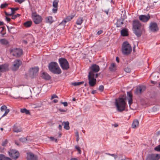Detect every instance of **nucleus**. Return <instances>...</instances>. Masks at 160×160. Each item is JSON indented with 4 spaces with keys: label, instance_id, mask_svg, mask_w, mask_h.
<instances>
[{
    "label": "nucleus",
    "instance_id": "f257e3e1",
    "mask_svg": "<svg viewBox=\"0 0 160 160\" xmlns=\"http://www.w3.org/2000/svg\"><path fill=\"white\" fill-rule=\"evenodd\" d=\"M90 68L91 70L88 75V84L90 87H93L96 84L97 82L96 79L95 78V73L98 72L100 68L98 65L93 64L91 66Z\"/></svg>",
    "mask_w": 160,
    "mask_h": 160
},
{
    "label": "nucleus",
    "instance_id": "f03ea898",
    "mask_svg": "<svg viewBox=\"0 0 160 160\" xmlns=\"http://www.w3.org/2000/svg\"><path fill=\"white\" fill-rule=\"evenodd\" d=\"M132 29L134 33L138 37H140L144 29L141 22L138 20H134L132 22Z\"/></svg>",
    "mask_w": 160,
    "mask_h": 160
},
{
    "label": "nucleus",
    "instance_id": "7ed1b4c3",
    "mask_svg": "<svg viewBox=\"0 0 160 160\" xmlns=\"http://www.w3.org/2000/svg\"><path fill=\"white\" fill-rule=\"evenodd\" d=\"M126 97L124 98L119 97L115 99V104L118 111L121 112L125 110L126 104Z\"/></svg>",
    "mask_w": 160,
    "mask_h": 160
},
{
    "label": "nucleus",
    "instance_id": "20e7f679",
    "mask_svg": "<svg viewBox=\"0 0 160 160\" xmlns=\"http://www.w3.org/2000/svg\"><path fill=\"white\" fill-rule=\"evenodd\" d=\"M49 70L54 74H59L62 72V71L58 64L56 62H50L48 66Z\"/></svg>",
    "mask_w": 160,
    "mask_h": 160
},
{
    "label": "nucleus",
    "instance_id": "39448f33",
    "mask_svg": "<svg viewBox=\"0 0 160 160\" xmlns=\"http://www.w3.org/2000/svg\"><path fill=\"white\" fill-rule=\"evenodd\" d=\"M121 51L122 54L124 55H128L130 54L132 48L128 42L125 41L122 43Z\"/></svg>",
    "mask_w": 160,
    "mask_h": 160
},
{
    "label": "nucleus",
    "instance_id": "423d86ee",
    "mask_svg": "<svg viewBox=\"0 0 160 160\" xmlns=\"http://www.w3.org/2000/svg\"><path fill=\"white\" fill-rule=\"evenodd\" d=\"M59 62L63 70H67L69 68V63L65 58H59Z\"/></svg>",
    "mask_w": 160,
    "mask_h": 160
},
{
    "label": "nucleus",
    "instance_id": "0eeeda50",
    "mask_svg": "<svg viewBox=\"0 0 160 160\" xmlns=\"http://www.w3.org/2000/svg\"><path fill=\"white\" fill-rule=\"evenodd\" d=\"M32 18L35 24H39L42 22V18L41 16L38 14L36 12L32 13Z\"/></svg>",
    "mask_w": 160,
    "mask_h": 160
},
{
    "label": "nucleus",
    "instance_id": "6e6552de",
    "mask_svg": "<svg viewBox=\"0 0 160 160\" xmlns=\"http://www.w3.org/2000/svg\"><path fill=\"white\" fill-rule=\"evenodd\" d=\"M9 51L10 53L17 58L19 57L22 54V50L19 48H10Z\"/></svg>",
    "mask_w": 160,
    "mask_h": 160
},
{
    "label": "nucleus",
    "instance_id": "1a4fd4ad",
    "mask_svg": "<svg viewBox=\"0 0 160 160\" xmlns=\"http://www.w3.org/2000/svg\"><path fill=\"white\" fill-rule=\"evenodd\" d=\"M9 156L13 159L16 160L19 156V152L16 150L11 149L8 151Z\"/></svg>",
    "mask_w": 160,
    "mask_h": 160
},
{
    "label": "nucleus",
    "instance_id": "9d476101",
    "mask_svg": "<svg viewBox=\"0 0 160 160\" xmlns=\"http://www.w3.org/2000/svg\"><path fill=\"white\" fill-rule=\"evenodd\" d=\"M160 159V154H151L147 157L146 160H159Z\"/></svg>",
    "mask_w": 160,
    "mask_h": 160
},
{
    "label": "nucleus",
    "instance_id": "9b49d317",
    "mask_svg": "<svg viewBox=\"0 0 160 160\" xmlns=\"http://www.w3.org/2000/svg\"><path fill=\"white\" fill-rule=\"evenodd\" d=\"M22 64V62L20 60L17 59L15 60L13 62L12 68V70L14 71L17 70Z\"/></svg>",
    "mask_w": 160,
    "mask_h": 160
},
{
    "label": "nucleus",
    "instance_id": "f8f14e48",
    "mask_svg": "<svg viewBox=\"0 0 160 160\" xmlns=\"http://www.w3.org/2000/svg\"><path fill=\"white\" fill-rule=\"evenodd\" d=\"M149 29L152 32H157L159 30L157 24L155 22H151L149 26Z\"/></svg>",
    "mask_w": 160,
    "mask_h": 160
},
{
    "label": "nucleus",
    "instance_id": "ddd939ff",
    "mask_svg": "<svg viewBox=\"0 0 160 160\" xmlns=\"http://www.w3.org/2000/svg\"><path fill=\"white\" fill-rule=\"evenodd\" d=\"M146 87L143 86H140L138 87L136 89L135 93L138 95H140L146 90Z\"/></svg>",
    "mask_w": 160,
    "mask_h": 160
},
{
    "label": "nucleus",
    "instance_id": "4468645a",
    "mask_svg": "<svg viewBox=\"0 0 160 160\" xmlns=\"http://www.w3.org/2000/svg\"><path fill=\"white\" fill-rule=\"evenodd\" d=\"M39 68L38 67H35L32 68L30 71V74L32 78H34L38 72Z\"/></svg>",
    "mask_w": 160,
    "mask_h": 160
},
{
    "label": "nucleus",
    "instance_id": "2eb2a0df",
    "mask_svg": "<svg viewBox=\"0 0 160 160\" xmlns=\"http://www.w3.org/2000/svg\"><path fill=\"white\" fill-rule=\"evenodd\" d=\"M27 160H38V157L37 155H35L32 152H29L27 153Z\"/></svg>",
    "mask_w": 160,
    "mask_h": 160
},
{
    "label": "nucleus",
    "instance_id": "dca6fc26",
    "mask_svg": "<svg viewBox=\"0 0 160 160\" xmlns=\"http://www.w3.org/2000/svg\"><path fill=\"white\" fill-rule=\"evenodd\" d=\"M150 15L148 14L147 15H141L139 17V20L142 22H147L150 18Z\"/></svg>",
    "mask_w": 160,
    "mask_h": 160
},
{
    "label": "nucleus",
    "instance_id": "f3484780",
    "mask_svg": "<svg viewBox=\"0 0 160 160\" xmlns=\"http://www.w3.org/2000/svg\"><path fill=\"white\" fill-rule=\"evenodd\" d=\"M9 65L7 63H5L0 65V72H4L8 70Z\"/></svg>",
    "mask_w": 160,
    "mask_h": 160
},
{
    "label": "nucleus",
    "instance_id": "a211bd4d",
    "mask_svg": "<svg viewBox=\"0 0 160 160\" xmlns=\"http://www.w3.org/2000/svg\"><path fill=\"white\" fill-rule=\"evenodd\" d=\"M13 131L14 132L17 133L21 132L22 131V128L17 123L15 124L13 127Z\"/></svg>",
    "mask_w": 160,
    "mask_h": 160
},
{
    "label": "nucleus",
    "instance_id": "6ab92c4d",
    "mask_svg": "<svg viewBox=\"0 0 160 160\" xmlns=\"http://www.w3.org/2000/svg\"><path fill=\"white\" fill-rule=\"evenodd\" d=\"M124 20V19L122 18L118 19L116 23H115L116 27L117 28L122 27V25L123 24V22Z\"/></svg>",
    "mask_w": 160,
    "mask_h": 160
},
{
    "label": "nucleus",
    "instance_id": "aec40b11",
    "mask_svg": "<svg viewBox=\"0 0 160 160\" xmlns=\"http://www.w3.org/2000/svg\"><path fill=\"white\" fill-rule=\"evenodd\" d=\"M121 35L123 37L128 36L129 35L128 30L127 28H124L121 31Z\"/></svg>",
    "mask_w": 160,
    "mask_h": 160
},
{
    "label": "nucleus",
    "instance_id": "412c9836",
    "mask_svg": "<svg viewBox=\"0 0 160 160\" xmlns=\"http://www.w3.org/2000/svg\"><path fill=\"white\" fill-rule=\"evenodd\" d=\"M1 110L2 112L4 110L5 111L4 113L2 115V117L6 116L9 112V109H7V107L4 105L1 107Z\"/></svg>",
    "mask_w": 160,
    "mask_h": 160
},
{
    "label": "nucleus",
    "instance_id": "4be33fe9",
    "mask_svg": "<svg viewBox=\"0 0 160 160\" xmlns=\"http://www.w3.org/2000/svg\"><path fill=\"white\" fill-rule=\"evenodd\" d=\"M41 77L43 79L46 80H49L50 79L51 77L47 73L45 72H42Z\"/></svg>",
    "mask_w": 160,
    "mask_h": 160
},
{
    "label": "nucleus",
    "instance_id": "5701e85b",
    "mask_svg": "<svg viewBox=\"0 0 160 160\" xmlns=\"http://www.w3.org/2000/svg\"><path fill=\"white\" fill-rule=\"evenodd\" d=\"M45 21L47 23L51 24L53 22L52 17L51 16L46 17L45 18Z\"/></svg>",
    "mask_w": 160,
    "mask_h": 160
},
{
    "label": "nucleus",
    "instance_id": "b1692460",
    "mask_svg": "<svg viewBox=\"0 0 160 160\" xmlns=\"http://www.w3.org/2000/svg\"><path fill=\"white\" fill-rule=\"evenodd\" d=\"M139 125V122L138 120L136 119L134 120L132 122V128H136Z\"/></svg>",
    "mask_w": 160,
    "mask_h": 160
},
{
    "label": "nucleus",
    "instance_id": "393cba45",
    "mask_svg": "<svg viewBox=\"0 0 160 160\" xmlns=\"http://www.w3.org/2000/svg\"><path fill=\"white\" fill-rule=\"evenodd\" d=\"M109 70L112 72H115L116 69V67L114 63H112L111 64L109 67Z\"/></svg>",
    "mask_w": 160,
    "mask_h": 160
},
{
    "label": "nucleus",
    "instance_id": "a878e982",
    "mask_svg": "<svg viewBox=\"0 0 160 160\" xmlns=\"http://www.w3.org/2000/svg\"><path fill=\"white\" fill-rule=\"evenodd\" d=\"M32 24V21H27L23 23L24 26L26 28H28L31 27Z\"/></svg>",
    "mask_w": 160,
    "mask_h": 160
},
{
    "label": "nucleus",
    "instance_id": "bb28decb",
    "mask_svg": "<svg viewBox=\"0 0 160 160\" xmlns=\"http://www.w3.org/2000/svg\"><path fill=\"white\" fill-rule=\"evenodd\" d=\"M0 160H12L10 158L6 157L3 154H0Z\"/></svg>",
    "mask_w": 160,
    "mask_h": 160
},
{
    "label": "nucleus",
    "instance_id": "cd10ccee",
    "mask_svg": "<svg viewBox=\"0 0 160 160\" xmlns=\"http://www.w3.org/2000/svg\"><path fill=\"white\" fill-rule=\"evenodd\" d=\"M75 15H72L71 16H68L65 18L64 20L66 21V22L70 21L75 16Z\"/></svg>",
    "mask_w": 160,
    "mask_h": 160
},
{
    "label": "nucleus",
    "instance_id": "c85d7f7f",
    "mask_svg": "<svg viewBox=\"0 0 160 160\" xmlns=\"http://www.w3.org/2000/svg\"><path fill=\"white\" fill-rule=\"evenodd\" d=\"M83 18L79 17L77 20L76 23L77 25H81L83 22Z\"/></svg>",
    "mask_w": 160,
    "mask_h": 160
},
{
    "label": "nucleus",
    "instance_id": "c756f323",
    "mask_svg": "<svg viewBox=\"0 0 160 160\" xmlns=\"http://www.w3.org/2000/svg\"><path fill=\"white\" fill-rule=\"evenodd\" d=\"M0 43L2 45H7L8 44V41L5 39H2L0 40Z\"/></svg>",
    "mask_w": 160,
    "mask_h": 160
},
{
    "label": "nucleus",
    "instance_id": "7c9ffc66",
    "mask_svg": "<svg viewBox=\"0 0 160 160\" xmlns=\"http://www.w3.org/2000/svg\"><path fill=\"white\" fill-rule=\"evenodd\" d=\"M63 123H64V128L67 130H69L70 128L69 122L68 121L66 122H63Z\"/></svg>",
    "mask_w": 160,
    "mask_h": 160
},
{
    "label": "nucleus",
    "instance_id": "2f4dec72",
    "mask_svg": "<svg viewBox=\"0 0 160 160\" xmlns=\"http://www.w3.org/2000/svg\"><path fill=\"white\" fill-rule=\"evenodd\" d=\"M20 111L22 113H25L27 115L30 114V112L29 110L27 109L26 108H22L20 110Z\"/></svg>",
    "mask_w": 160,
    "mask_h": 160
},
{
    "label": "nucleus",
    "instance_id": "473e14b6",
    "mask_svg": "<svg viewBox=\"0 0 160 160\" xmlns=\"http://www.w3.org/2000/svg\"><path fill=\"white\" fill-rule=\"evenodd\" d=\"M59 1L58 0H54L53 2L52 6L54 8H57L58 7V3Z\"/></svg>",
    "mask_w": 160,
    "mask_h": 160
},
{
    "label": "nucleus",
    "instance_id": "72a5a7b5",
    "mask_svg": "<svg viewBox=\"0 0 160 160\" xmlns=\"http://www.w3.org/2000/svg\"><path fill=\"white\" fill-rule=\"evenodd\" d=\"M84 83L83 81H82L79 82H74L72 83L71 85L74 86H79Z\"/></svg>",
    "mask_w": 160,
    "mask_h": 160
},
{
    "label": "nucleus",
    "instance_id": "f704fd0d",
    "mask_svg": "<svg viewBox=\"0 0 160 160\" xmlns=\"http://www.w3.org/2000/svg\"><path fill=\"white\" fill-rule=\"evenodd\" d=\"M9 8L11 9V13L12 15L14 14L15 13V11H17L19 9V8L18 7H16L15 8Z\"/></svg>",
    "mask_w": 160,
    "mask_h": 160
},
{
    "label": "nucleus",
    "instance_id": "c9c22d12",
    "mask_svg": "<svg viewBox=\"0 0 160 160\" xmlns=\"http://www.w3.org/2000/svg\"><path fill=\"white\" fill-rule=\"evenodd\" d=\"M8 3H6L2 4L0 5V8L1 9L4 8H6L8 6Z\"/></svg>",
    "mask_w": 160,
    "mask_h": 160
},
{
    "label": "nucleus",
    "instance_id": "e433bc0d",
    "mask_svg": "<svg viewBox=\"0 0 160 160\" xmlns=\"http://www.w3.org/2000/svg\"><path fill=\"white\" fill-rule=\"evenodd\" d=\"M127 95L128 97V98H132V94L131 91L128 92H127Z\"/></svg>",
    "mask_w": 160,
    "mask_h": 160
},
{
    "label": "nucleus",
    "instance_id": "4c0bfd02",
    "mask_svg": "<svg viewBox=\"0 0 160 160\" xmlns=\"http://www.w3.org/2000/svg\"><path fill=\"white\" fill-rule=\"evenodd\" d=\"M19 140L22 142H25L27 140V138L25 137H22L19 138Z\"/></svg>",
    "mask_w": 160,
    "mask_h": 160
},
{
    "label": "nucleus",
    "instance_id": "58836bf2",
    "mask_svg": "<svg viewBox=\"0 0 160 160\" xmlns=\"http://www.w3.org/2000/svg\"><path fill=\"white\" fill-rule=\"evenodd\" d=\"M124 70L126 72L129 73L131 72V70L130 68L127 67L124 68Z\"/></svg>",
    "mask_w": 160,
    "mask_h": 160
},
{
    "label": "nucleus",
    "instance_id": "ea45409f",
    "mask_svg": "<svg viewBox=\"0 0 160 160\" xmlns=\"http://www.w3.org/2000/svg\"><path fill=\"white\" fill-rule=\"evenodd\" d=\"M75 148L77 150V151L78 152V153L79 154H81V151L80 150V148L79 146H75Z\"/></svg>",
    "mask_w": 160,
    "mask_h": 160
},
{
    "label": "nucleus",
    "instance_id": "a19ab883",
    "mask_svg": "<svg viewBox=\"0 0 160 160\" xmlns=\"http://www.w3.org/2000/svg\"><path fill=\"white\" fill-rule=\"evenodd\" d=\"M66 23V22L64 19L61 23H59V25H62L64 27L65 26Z\"/></svg>",
    "mask_w": 160,
    "mask_h": 160
},
{
    "label": "nucleus",
    "instance_id": "79ce46f5",
    "mask_svg": "<svg viewBox=\"0 0 160 160\" xmlns=\"http://www.w3.org/2000/svg\"><path fill=\"white\" fill-rule=\"evenodd\" d=\"M154 150L156 151L160 152V144L155 147Z\"/></svg>",
    "mask_w": 160,
    "mask_h": 160
},
{
    "label": "nucleus",
    "instance_id": "37998d69",
    "mask_svg": "<svg viewBox=\"0 0 160 160\" xmlns=\"http://www.w3.org/2000/svg\"><path fill=\"white\" fill-rule=\"evenodd\" d=\"M8 141L7 139L3 141L2 143V145L3 146H5L7 144Z\"/></svg>",
    "mask_w": 160,
    "mask_h": 160
},
{
    "label": "nucleus",
    "instance_id": "c03bdc74",
    "mask_svg": "<svg viewBox=\"0 0 160 160\" xmlns=\"http://www.w3.org/2000/svg\"><path fill=\"white\" fill-rule=\"evenodd\" d=\"M98 90H100L101 92H102L104 90V87L102 85H101L99 86Z\"/></svg>",
    "mask_w": 160,
    "mask_h": 160
},
{
    "label": "nucleus",
    "instance_id": "a18cd8bd",
    "mask_svg": "<svg viewBox=\"0 0 160 160\" xmlns=\"http://www.w3.org/2000/svg\"><path fill=\"white\" fill-rule=\"evenodd\" d=\"M128 104L130 106L132 103V98H128Z\"/></svg>",
    "mask_w": 160,
    "mask_h": 160
},
{
    "label": "nucleus",
    "instance_id": "49530a36",
    "mask_svg": "<svg viewBox=\"0 0 160 160\" xmlns=\"http://www.w3.org/2000/svg\"><path fill=\"white\" fill-rule=\"evenodd\" d=\"M4 12L5 14V15L7 16H11L12 15H13L12 14V13H8V12H7L6 11H5Z\"/></svg>",
    "mask_w": 160,
    "mask_h": 160
},
{
    "label": "nucleus",
    "instance_id": "de8ad7c7",
    "mask_svg": "<svg viewBox=\"0 0 160 160\" xmlns=\"http://www.w3.org/2000/svg\"><path fill=\"white\" fill-rule=\"evenodd\" d=\"M25 0H15V2H18L19 3H21L23 2Z\"/></svg>",
    "mask_w": 160,
    "mask_h": 160
},
{
    "label": "nucleus",
    "instance_id": "09e8293b",
    "mask_svg": "<svg viewBox=\"0 0 160 160\" xmlns=\"http://www.w3.org/2000/svg\"><path fill=\"white\" fill-rule=\"evenodd\" d=\"M58 98V97L56 94H54L52 95V96L51 99H52L53 98Z\"/></svg>",
    "mask_w": 160,
    "mask_h": 160
},
{
    "label": "nucleus",
    "instance_id": "8fccbe9b",
    "mask_svg": "<svg viewBox=\"0 0 160 160\" xmlns=\"http://www.w3.org/2000/svg\"><path fill=\"white\" fill-rule=\"evenodd\" d=\"M61 103L63 105L64 107H67L68 106V103L67 102H61Z\"/></svg>",
    "mask_w": 160,
    "mask_h": 160
},
{
    "label": "nucleus",
    "instance_id": "3c124183",
    "mask_svg": "<svg viewBox=\"0 0 160 160\" xmlns=\"http://www.w3.org/2000/svg\"><path fill=\"white\" fill-rule=\"evenodd\" d=\"M108 154L109 155H111L115 159H116L118 157V156L117 155L114 154H111L110 153H108Z\"/></svg>",
    "mask_w": 160,
    "mask_h": 160
},
{
    "label": "nucleus",
    "instance_id": "603ef678",
    "mask_svg": "<svg viewBox=\"0 0 160 160\" xmlns=\"http://www.w3.org/2000/svg\"><path fill=\"white\" fill-rule=\"evenodd\" d=\"M58 10V8H54L52 9V12L53 13H56L57 12V11Z\"/></svg>",
    "mask_w": 160,
    "mask_h": 160
},
{
    "label": "nucleus",
    "instance_id": "864d4df0",
    "mask_svg": "<svg viewBox=\"0 0 160 160\" xmlns=\"http://www.w3.org/2000/svg\"><path fill=\"white\" fill-rule=\"evenodd\" d=\"M11 16H12L11 18L12 19H15L17 17V15H15L13 14V15H12Z\"/></svg>",
    "mask_w": 160,
    "mask_h": 160
},
{
    "label": "nucleus",
    "instance_id": "5fc2aeb1",
    "mask_svg": "<svg viewBox=\"0 0 160 160\" xmlns=\"http://www.w3.org/2000/svg\"><path fill=\"white\" fill-rule=\"evenodd\" d=\"M67 109H66V110H63L61 108H59L58 109V110L60 112H66L67 111Z\"/></svg>",
    "mask_w": 160,
    "mask_h": 160
},
{
    "label": "nucleus",
    "instance_id": "6e6d98bb",
    "mask_svg": "<svg viewBox=\"0 0 160 160\" xmlns=\"http://www.w3.org/2000/svg\"><path fill=\"white\" fill-rule=\"evenodd\" d=\"M7 28H8V31L9 32H10V29H12V28H15L14 27H11V28H10L8 26H7Z\"/></svg>",
    "mask_w": 160,
    "mask_h": 160
},
{
    "label": "nucleus",
    "instance_id": "4d7b16f0",
    "mask_svg": "<svg viewBox=\"0 0 160 160\" xmlns=\"http://www.w3.org/2000/svg\"><path fill=\"white\" fill-rule=\"evenodd\" d=\"M6 19L8 22H9L11 21V19L7 17H6Z\"/></svg>",
    "mask_w": 160,
    "mask_h": 160
},
{
    "label": "nucleus",
    "instance_id": "13d9d810",
    "mask_svg": "<svg viewBox=\"0 0 160 160\" xmlns=\"http://www.w3.org/2000/svg\"><path fill=\"white\" fill-rule=\"evenodd\" d=\"M103 32V31L102 30H100L98 31L97 32V34L98 35H100Z\"/></svg>",
    "mask_w": 160,
    "mask_h": 160
},
{
    "label": "nucleus",
    "instance_id": "bf43d9fd",
    "mask_svg": "<svg viewBox=\"0 0 160 160\" xmlns=\"http://www.w3.org/2000/svg\"><path fill=\"white\" fill-rule=\"evenodd\" d=\"M58 129H59V130L61 131V130H62V126L61 125H59L58 126Z\"/></svg>",
    "mask_w": 160,
    "mask_h": 160
},
{
    "label": "nucleus",
    "instance_id": "052dcab7",
    "mask_svg": "<svg viewBox=\"0 0 160 160\" xmlns=\"http://www.w3.org/2000/svg\"><path fill=\"white\" fill-rule=\"evenodd\" d=\"M116 61H117V62H119V58L118 57H117L116 58Z\"/></svg>",
    "mask_w": 160,
    "mask_h": 160
},
{
    "label": "nucleus",
    "instance_id": "680f3d73",
    "mask_svg": "<svg viewBox=\"0 0 160 160\" xmlns=\"http://www.w3.org/2000/svg\"><path fill=\"white\" fill-rule=\"evenodd\" d=\"M98 75L99 74H98L95 73V78L96 79L98 77Z\"/></svg>",
    "mask_w": 160,
    "mask_h": 160
},
{
    "label": "nucleus",
    "instance_id": "e2e57ef3",
    "mask_svg": "<svg viewBox=\"0 0 160 160\" xmlns=\"http://www.w3.org/2000/svg\"><path fill=\"white\" fill-rule=\"evenodd\" d=\"M97 92H96V90H92L91 92V93L92 94H94L95 93H96Z\"/></svg>",
    "mask_w": 160,
    "mask_h": 160
},
{
    "label": "nucleus",
    "instance_id": "0e129e2a",
    "mask_svg": "<svg viewBox=\"0 0 160 160\" xmlns=\"http://www.w3.org/2000/svg\"><path fill=\"white\" fill-rule=\"evenodd\" d=\"M4 24V23L0 21V26L3 25Z\"/></svg>",
    "mask_w": 160,
    "mask_h": 160
},
{
    "label": "nucleus",
    "instance_id": "69168bd1",
    "mask_svg": "<svg viewBox=\"0 0 160 160\" xmlns=\"http://www.w3.org/2000/svg\"><path fill=\"white\" fill-rule=\"evenodd\" d=\"M50 138L51 139V140L53 141L54 140V138L53 137H50Z\"/></svg>",
    "mask_w": 160,
    "mask_h": 160
},
{
    "label": "nucleus",
    "instance_id": "338daca9",
    "mask_svg": "<svg viewBox=\"0 0 160 160\" xmlns=\"http://www.w3.org/2000/svg\"><path fill=\"white\" fill-rule=\"evenodd\" d=\"M70 160H78V159L75 158H72L70 159Z\"/></svg>",
    "mask_w": 160,
    "mask_h": 160
},
{
    "label": "nucleus",
    "instance_id": "774afa93",
    "mask_svg": "<svg viewBox=\"0 0 160 160\" xmlns=\"http://www.w3.org/2000/svg\"><path fill=\"white\" fill-rule=\"evenodd\" d=\"M121 160H129V159L128 158H126L125 159H122Z\"/></svg>",
    "mask_w": 160,
    "mask_h": 160
}]
</instances>
